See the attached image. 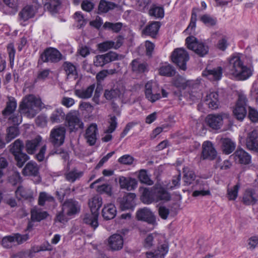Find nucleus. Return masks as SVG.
I'll list each match as a JSON object with an SVG mask.
<instances>
[{
	"label": "nucleus",
	"mask_w": 258,
	"mask_h": 258,
	"mask_svg": "<svg viewBox=\"0 0 258 258\" xmlns=\"http://www.w3.org/2000/svg\"><path fill=\"white\" fill-rule=\"evenodd\" d=\"M40 99L32 94L25 96L20 102L19 106L20 113L29 118L34 117L40 110L42 107Z\"/></svg>",
	"instance_id": "obj_1"
},
{
	"label": "nucleus",
	"mask_w": 258,
	"mask_h": 258,
	"mask_svg": "<svg viewBox=\"0 0 258 258\" xmlns=\"http://www.w3.org/2000/svg\"><path fill=\"white\" fill-rule=\"evenodd\" d=\"M231 75L237 80H245L252 74V70L244 66L239 56H233L229 60Z\"/></svg>",
	"instance_id": "obj_2"
},
{
	"label": "nucleus",
	"mask_w": 258,
	"mask_h": 258,
	"mask_svg": "<svg viewBox=\"0 0 258 258\" xmlns=\"http://www.w3.org/2000/svg\"><path fill=\"white\" fill-rule=\"evenodd\" d=\"M66 134L65 127L62 125L55 126L50 132L49 142L54 147H59L64 143Z\"/></svg>",
	"instance_id": "obj_3"
},
{
	"label": "nucleus",
	"mask_w": 258,
	"mask_h": 258,
	"mask_svg": "<svg viewBox=\"0 0 258 258\" xmlns=\"http://www.w3.org/2000/svg\"><path fill=\"white\" fill-rule=\"evenodd\" d=\"M186 43L188 49L193 50L201 57L207 54L209 47L203 42L198 41L194 36H188L186 38Z\"/></svg>",
	"instance_id": "obj_4"
},
{
	"label": "nucleus",
	"mask_w": 258,
	"mask_h": 258,
	"mask_svg": "<svg viewBox=\"0 0 258 258\" xmlns=\"http://www.w3.org/2000/svg\"><path fill=\"white\" fill-rule=\"evenodd\" d=\"M172 62L176 64L179 69L185 71L186 70V62L189 60V55L183 48H178L175 49L171 55Z\"/></svg>",
	"instance_id": "obj_5"
},
{
	"label": "nucleus",
	"mask_w": 258,
	"mask_h": 258,
	"mask_svg": "<svg viewBox=\"0 0 258 258\" xmlns=\"http://www.w3.org/2000/svg\"><path fill=\"white\" fill-rule=\"evenodd\" d=\"M40 58L44 62L57 63L61 60L66 59V57L56 48L49 47L42 53Z\"/></svg>",
	"instance_id": "obj_6"
},
{
	"label": "nucleus",
	"mask_w": 258,
	"mask_h": 258,
	"mask_svg": "<svg viewBox=\"0 0 258 258\" xmlns=\"http://www.w3.org/2000/svg\"><path fill=\"white\" fill-rule=\"evenodd\" d=\"M66 121L70 132H76L79 129H83V122L80 118L79 113L76 111H72L66 116Z\"/></svg>",
	"instance_id": "obj_7"
},
{
	"label": "nucleus",
	"mask_w": 258,
	"mask_h": 258,
	"mask_svg": "<svg viewBox=\"0 0 258 258\" xmlns=\"http://www.w3.org/2000/svg\"><path fill=\"white\" fill-rule=\"evenodd\" d=\"M246 97L243 94H239L233 113L235 117L238 120L242 121L245 117L247 111L245 108L246 105Z\"/></svg>",
	"instance_id": "obj_8"
},
{
	"label": "nucleus",
	"mask_w": 258,
	"mask_h": 258,
	"mask_svg": "<svg viewBox=\"0 0 258 258\" xmlns=\"http://www.w3.org/2000/svg\"><path fill=\"white\" fill-rule=\"evenodd\" d=\"M122 58V55H119L116 52L111 51L104 54L96 55L94 60V64L96 67H103L111 61L120 59Z\"/></svg>",
	"instance_id": "obj_9"
},
{
	"label": "nucleus",
	"mask_w": 258,
	"mask_h": 258,
	"mask_svg": "<svg viewBox=\"0 0 258 258\" xmlns=\"http://www.w3.org/2000/svg\"><path fill=\"white\" fill-rule=\"evenodd\" d=\"M29 238V235L27 234L21 235L19 233L15 234L14 235L7 236L4 237L2 240V245L6 248H11L14 245L15 241L17 244H20L26 241Z\"/></svg>",
	"instance_id": "obj_10"
},
{
	"label": "nucleus",
	"mask_w": 258,
	"mask_h": 258,
	"mask_svg": "<svg viewBox=\"0 0 258 258\" xmlns=\"http://www.w3.org/2000/svg\"><path fill=\"white\" fill-rule=\"evenodd\" d=\"M124 92V87L120 83H116L110 89H105L103 96L107 100H114Z\"/></svg>",
	"instance_id": "obj_11"
},
{
	"label": "nucleus",
	"mask_w": 258,
	"mask_h": 258,
	"mask_svg": "<svg viewBox=\"0 0 258 258\" xmlns=\"http://www.w3.org/2000/svg\"><path fill=\"white\" fill-rule=\"evenodd\" d=\"M66 215L72 216L80 213L81 206L79 202L73 199L66 200L62 205Z\"/></svg>",
	"instance_id": "obj_12"
},
{
	"label": "nucleus",
	"mask_w": 258,
	"mask_h": 258,
	"mask_svg": "<svg viewBox=\"0 0 258 258\" xmlns=\"http://www.w3.org/2000/svg\"><path fill=\"white\" fill-rule=\"evenodd\" d=\"M158 87L152 82H147L145 86V94L146 98L151 102H154L161 98L160 93L156 90Z\"/></svg>",
	"instance_id": "obj_13"
},
{
	"label": "nucleus",
	"mask_w": 258,
	"mask_h": 258,
	"mask_svg": "<svg viewBox=\"0 0 258 258\" xmlns=\"http://www.w3.org/2000/svg\"><path fill=\"white\" fill-rule=\"evenodd\" d=\"M217 151L211 142H205L203 144V150L201 158L203 160H213L217 157Z\"/></svg>",
	"instance_id": "obj_14"
},
{
	"label": "nucleus",
	"mask_w": 258,
	"mask_h": 258,
	"mask_svg": "<svg viewBox=\"0 0 258 258\" xmlns=\"http://www.w3.org/2000/svg\"><path fill=\"white\" fill-rule=\"evenodd\" d=\"M136 217L138 220L144 221L149 224H154L156 223L153 213L147 208L139 210L136 213Z\"/></svg>",
	"instance_id": "obj_15"
},
{
	"label": "nucleus",
	"mask_w": 258,
	"mask_h": 258,
	"mask_svg": "<svg viewBox=\"0 0 258 258\" xmlns=\"http://www.w3.org/2000/svg\"><path fill=\"white\" fill-rule=\"evenodd\" d=\"M136 196L134 193H128L123 198L118 199L122 210L133 209L135 206V199Z\"/></svg>",
	"instance_id": "obj_16"
},
{
	"label": "nucleus",
	"mask_w": 258,
	"mask_h": 258,
	"mask_svg": "<svg viewBox=\"0 0 258 258\" xmlns=\"http://www.w3.org/2000/svg\"><path fill=\"white\" fill-rule=\"evenodd\" d=\"M141 192L140 199L145 204H150L156 201L155 189L143 187L140 189Z\"/></svg>",
	"instance_id": "obj_17"
},
{
	"label": "nucleus",
	"mask_w": 258,
	"mask_h": 258,
	"mask_svg": "<svg viewBox=\"0 0 258 258\" xmlns=\"http://www.w3.org/2000/svg\"><path fill=\"white\" fill-rule=\"evenodd\" d=\"M97 133L98 128L96 123L91 124L87 128L84 137L87 143L90 146H93L95 144Z\"/></svg>",
	"instance_id": "obj_18"
},
{
	"label": "nucleus",
	"mask_w": 258,
	"mask_h": 258,
	"mask_svg": "<svg viewBox=\"0 0 258 258\" xmlns=\"http://www.w3.org/2000/svg\"><path fill=\"white\" fill-rule=\"evenodd\" d=\"M108 245L111 250L117 251L122 249L123 239L120 234H114L108 238Z\"/></svg>",
	"instance_id": "obj_19"
},
{
	"label": "nucleus",
	"mask_w": 258,
	"mask_h": 258,
	"mask_svg": "<svg viewBox=\"0 0 258 258\" xmlns=\"http://www.w3.org/2000/svg\"><path fill=\"white\" fill-rule=\"evenodd\" d=\"M223 118L221 114H209L206 118L207 125L213 130L221 128L223 123Z\"/></svg>",
	"instance_id": "obj_20"
},
{
	"label": "nucleus",
	"mask_w": 258,
	"mask_h": 258,
	"mask_svg": "<svg viewBox=\"0 0 258 258\" xmlns=\"http://www.w3.org/2000/svg\"><path fill=\"white\" fill-rule=\"evenodd\" d=\"M42 140V137L38 135L33 139L26 141L25 148L28 154H34L40 145Z\"/></svg>",
	"instance_id": "obj_21"
},
{
	"label": "nucleus",
	"mask_w": 258,
	"mask_h": 258,
	"mask_svg": "<svg viewBox=\"0 0 258 258\" xmlns=\"http://www.w3.org/2000/svg\"><path fill=\"white\" fill-rule=\"evenodd\" d=\"M232 156L235 162L240 164H248L251 160L250 155L242 149L237 150Z\"/></svg>",
	"instance_id": "obj_22"
},
{
	"label": "nucleus",
	"mask_w": 258,
	"mask_h": 258,
	"mask_svg": "<svg viewBox=\"0 0 258 258\" xmlns=\"http://www.w3.org/2000/svg\"><path fill=\"white\" fill-rule=\"evenodd\" d=\"M98 215L99 213H95V212L86 213L83 217V222L95 230L98 226Z\"/></svg>",
	"instance_id": "obj_23"
},
{
	"label": "nucleus",
	"mask_w": 258,
	"mask_h": 258,
	"mask_svg": "<svg viewBox=\"0 0 258 258\" xmlns=\"http://www.w3.org/2000/svg\"><path fill=\"white\" fill-rule=\"evenodd\" d=\"M161 24L159 22H152L146 26L142 30V34L155 38L160 28Z\"/></svg>",
	"instance_id": "obj_24"
},
{
	"label": "nucleus",
	"mask_w": 258,
	"mask_h": 258,
	"mask_svg": "<svg viewBox=\"0 0 258 258\" xmlns=\"http://www.w3.org/2000/svg\"><path fill=\"white\" fill-rule=\"evenodd\" d=\"M222 69L219 67L213 69H206L203 72V76L206 77L208 79L212 81L219 80L222 77Z\"/></svg>",
	"instance_id": "obj_25"
},
{
	"label": "nucleus",
	"mask_w": 258,
	"mask_h": 258,
	"mask_svg": "<svg viewBox=\"0 0 258 258\" xmlns=\"http://www.w3.org/2000/svg\"><path fill=\"white\" fill-rule=\"evenodd\" d=\"M39 168L37 164L33 161H30L26 164L23 169L22 173L24 176H37L39 174Z\"/></svg>",
	"instance_id": "obj_26"
},
{
	"label": "nucleus",
	"mask_w": 258,
	"mask_h": 258,
	"mask_svg": "<svg viewBox=\"0 0 258 258\" xmlns=\"http://www.w3.org/2000/svg\"><path fill=\"white\" fill-rule=\"evenodd\" d=\"M246 145L249 150L258 152V135L256 131H253L248 134Z\"/></svg>",
	"instance_id": "obj_27"
},
{
	"label": "nucleus",
	"mask_w": 258,
	"mask_h": 258,
	"mask_svg": "<svg viewBox=\"0 0 258 258\" xmlns=\"http://www.w3.org/2000/svg\"><path fill=\"white\" fill-rule=\"evenodd\" d=\"M119 183L121 188L127 190L134 189L137 185V181L135 178L120 176L119 178Z\"/></svg>",
	"instance_id": "obj_28"
},
{
	"label": "nucleus",
	"mask_w": 258,
	"mask_h": 258,
	"mask_svg": "<svg viewBox=\"0 0 258 258\" xmlns=\"http://www.w3.org/2000/svg\"><path fill=\"white\" fill-rule=\"evenodd\" d=\"M204 102L209 108L212 109H217L219 105L218 93L216 92H213L208 94Z\"/></svg>",
	"instance_id": "obj_29"
},
{
	"label": "nucleus",
	"mask_w": 258,
	"mask_h": 258,
	"mask_svg": "<svg viewBox=\"0 0 258 258\" xmlns=\"http://www.w3.org/2000/svg\"><path fill=\"white\" fill-rule=\"evenodd\" d=\"M168 250V246L166 244H163L158 247V249L154 252H146V255L147 258H164Z\"/></svg>",
	"instance_id": "obj_30"
},
{
	"label": "nucleus",
	"mask_w": 258,
	"mask_h": 258,
	"mask_svg": "<svg viewBox=\"0 0 258 258\" xmlns=\"http://www.w3.org/2000/svg\"><path fill=\"white\" fill-rule=\"evenodd\" d=\"M17 198L19 200L24 199L31 201L33 199V192L29 188L23 187L22 186H19L15 191Z\"/></svg>",
	"instance_id": "obj_31"
},
{
	"label": "nucleus",
	"mask_w": 258,
	"mask_h": 258,
	"mask_svg": "<svg viewBox=\"0 0 258 258\" xmlns=\"http://www.w3.org/2000/svg\"><path fill=\"white\" fill-rule=\"evenodd\" d=\"M116 214V209L113 204L105 206L102 210V215L104 219L106 220L113 219Z\"/></svg>",
	"instance_id": "obj_32"
},
{
	"label": "nucleus",
	"mask_w": 258,
	"mask_h": 258,
	"mask_svg": "<svg viewBox=\"0 0 258 258\" xmlns=\"http://www.w3.org/2000/svg\"><path fill=\"white\" fill-rule=\"evenodd\" d=\"M62 68L67 76V79L71 77H73L75 79L78 78L76 67L72 62L64 61L62 65Z\"/></svg>",
	"instance_id": "obj_33"
},
{
	"label": "nucleus",
	"mask_w": 258,
	"mask_h": 258,
	"mask_svg": "<svg viewBox=\"0 0 258 258\" xmlns=\"http://www.w3.org/2000/svg\"><path fill=\"white\" fill-rule=\"evenodd\" d=\"M222 151L226 154L232 153L235 148V144L229 138H222L221 139Z\"/></svg>",
	"instance_id": "obj_34"
},
{
	"label": "nucleus",
	"mask_w": 258,
	"mask_h": 258,
	"mask_svg": "<svg viewBox=\"0 0 258 258\" xmlns=\"http://www.w3.org/2000/svg\"><path fill=\"white\" fill-rule=\"evenodd\" d=\"M49 216L46 211L33 208L31 210V219L33 222H40L46 219Z\"/></svg>",
	"instance_id": "obj_35"
},
{
	"label": "nucleus",
	"mask_w": 258,
	"mask_h": 258,
	"mask_svg": "<svg viewBox=\"0 0 258 258\" xmlns=\"http://www.w3.org/2000/svg\"><path fill=\"white\" fill-rule=\"evenodd\" d=\"M95 85L92 84L88 87L86 89H76L75 94L82 99H88L92 96Z\"/></svg>",
	"instance_id": "obj_36"
},
{
	"label": "nucleus",
	"mask_w": 258,
	"mask_h": 258,
	"mask_svg": "<svg viewBox=\"0 0 258 258\" xmlns=\"http://www.w3.org/2000/svg\"><path fill=\"white\" fill-rule=\"evenodd\" d=\"M131 66L133 71L138 73H143L147 71V63L138 59H134Z\"/></svg>",
	"instance_id": "obj_37"
},
{
	"label": "nucleus",
	"mask_w": 258,
	"mask_h": 258,
	"mask_svg": "<svg viewBox=\"0 0 258 258\" xmlns=\"http://www.w3.org/2000/svg\"><path fill=\"white\" fill-rule=\"evenodd\" d=\"M60 6V0H49L44 5V9L52 14L57 13Z\"/></svg>",
	"instance_id": "obj_38"
},
{
	"label": "nucleus",
	"mask_w": 258,
	"mask_h": 258,
	"mask_svg": "<svg viewBox=\"0 0 258 258\" xmlns=\"http://www.w3.org/2000/svg\"><path fill=\"white\" fill-rule=\"evenodd\" d=\"M35 13V10L33 6H26L19 13V15L20 18L25 21L29 19L32 18Z\"/></svg>",
	"instance_id": "obj_39"
},
{
	"label": "nucleus",
	"mask_w": 258,
	"mask_h": 258,
	"mask_svg": "<svg viewBox=\"0 0 258 258\" xmlns=\"http://www.w3.org/2000/svg\"><path fill=\"white\" fill-rule=\"evenodd\" d=\"M89 206L91 212L99 213L98 211L102 205V198L99 196L93 197L89 202Z\"/></svg>",
	"instance_id": "obj_40"
},
{
	"label": "nucleus",
	"mask_w": 258,
	"mask_h": 258,
	"mask_svg": "<svg viewBox=\"0 0 258 258\" xmlns=\"http://www.w3.org/2000/svg\"><path fill=\"white\" fill-rule=\"evenodd\" d=\"M65 113L61 108H57L54 110L51 114L49 120L52 123H58L63 120Z\"/></svg>",
	"instance_id": "obj_41"
},
{
	"label": "nucleus",
	"mask_w": 258,
	"mask_h": 258,
	"mask_svg": "<svg viewBox=\"0 0 258 258\" xmlns=\"http://www.w3.org/2000/svg\"><path fill=\"white\" fill-rule=\"evenodd\" d=\"M184 173L183 179L185 185H189L196 179V175L194 171L189 170L187 167L183 169Z\"/></svg>",
	"instance_id": "obj_42"
},
{
	"label": "nucleus",
	"mask_w": 258,
	"mask_h": 258,
	"mask_svg": "<svg viewBox=\"0 0 258 258\" xmlns=\"http://www.w3.org/2000/svg\"><path fill=\"white\" fill-rule=\"evenodd\" d=\"M24 145L23 141L20 139L16 140L9 146V151L14 156L23 152Z\"/></svg>",
	"instance_id": "obj_43"
},
{
	"label": "nucleus",
	"mask_w": 258,
	"mask_h": 258,
	"mask_svg": "<svg viewBox=\"0 0 258 258\" xmlns=\"http://www.w3.org/2000/svg\"><path fill=\"white\" fill-rule=\"evenodd\" d=\"M156 201L158 202L160 201L167 202L170 200V196L166 189L162 187L155 189Z\"/></svg>",
	"instance_id": "obj_44"
},
{
	"label": "nucleus",
	"mask_w": 258,
	"mask_h": 258,
	"mask_svg": "<svg viewBox=\"0 0 258 258\" xmlns=\"http://www.w3.org/2000/svg\"><path fill=\"white\" fill-rule=\"evenodd\" d=\"M255 193L252 189L246 190L243 197V202L244 204L247 205H254L257 201V199L254 196Z\"/></svg>",
	"instance_id": "obj_45"
},
{
	"label": "nucleus",
	"mask_w": 258,
	"mask_h": 258,
	"mask_svg": "<svg viewBox=\"0 0 258 258\" xmlns=\"http://www.w3.org/2000/svg\"><path fill=\"white\" fill-rule=\"evenodd\" d=\"M117 7V5L112 2L101 0L98 6V13H107Z\"/></svg>",
	"instance_id": "obj_46"
},
{
	"label": "nucleus",
	"mask_w": 258,
	"mask_h": 258,
	"mask_svg": "<svg viewBox=\"0 0 258 258\" xmlns=\"http://www.w3.org/2000/svg\"><path fill=\"white\" fill-rule=\"evenodd\" d=\"M173 84L176 88L179 89L184 90L187 86L190 85L191 81L186 80L183 77L178 76H176L173 79Z\"/></svg>",
	"instance_id": "obj_47"
},
{
	"label": "nucleus",
	"mask_w": 258,
	"mask_h": 258,
	"mask_svg": "<svg viewBox=\"0 0 258 258\" xmlns=\"http://www.w3.org/2000/svg\"><path fill=\"white\" fill-rule=\"evenodd\" d=\"M159 74L163 76L172 77L175 75V70L171 65L166 63L160 67Z\"/></svg>",
	"instance_id": "obj_48"
},
{
	"label": "nucleus",
	"mask_w": 258,
	"mask_h": 258,
	"mask_svg": "<svg viewBox=\"0 0 258 258\" xmlns=\"http://www.w3.org/2000/svg\"><path fill=\"white\" fill-rule=\"evenodd\" d=\"M83 175V172L79 171L76 169H73L72 170L64 174V176L67 180L74 182L76 180L79 179Z\"/></svg>",
	"instance_id": "obj_49"
},
{
	"label": "nucleus",
	"mask_w": 258,
	"mask_h": 258,
	"mask_svg": "<svg viewBox=\"0 0 258 258\" xmlns=\"http://www.w3.org/2000/svg\"><path fill=\"white\" fill-rule=\"evenodd\" d=\"M149 14L156 18H162L164 16V9L162 7L153 5L149 10Z\"/></svg>",
	"instance_id": "obj_50"
},
{
	"label": "nucleus",
	"mask_w": 258,
	"mask_h": 258,
	"mask_svg": "<svg viewBox=\"0 0 258 258\" xmlns=\"http://www.w3.org/2000/svg\"><path fill=\"white\" fill-rule=\"evenodd\" d=\"M14 157L16 162V165L19 168H22L29 159V156L23 152L14 155Z\"/></svg>",
	"instance_id": "obj_51"
},
{
	"label": "nucleus",
	"mask_w": 258,
	"mask_h": 258,
	"mask_svg": "<svg viewBox=\"0 0 258 258\" xmlns=\"http://www.w3.org/2000/svg\"><path fill=\"white\" fill-rule=\"evenodd\" d=\"M17 107V103L15 100H10L7 103L6 107L2 111L4 116H8L11 114L15 110Z\"/></svg>",
	"instance_id": "obj_52"
},
{
	"label": "nucleus",
	"mask_w": 258,
	"mask_h": 258,
	"mask_svg": "<svg viewBox=\"0 0 258 258\" xmlns=\"http://www.w3.org/2000/svg\"><path fill=\"white\" fill-rule=\"evenodd\" d=\"M122 27V24L120 22L113 23L111 22H105L103 27L104 29H108L112 31L113 32L118 33L120 31Z\"/></svg>",
	"instance_id": "obj_53"
},
{
	"label": "nucleus",
	"mask_w": 258,
	"mask_h": 258,
	"mask_svg": "<svg viewBox=\"0 0 258 258\" xmlns=\"http://www.w3.org/2000/svg\"><path fill=\"white\" fill-rule=\"evenodd\" d=\"M7 133L6 140L7 143H9L19 135V130L17 127L12 126L7 130Z\"/></svg>",
	"instance_id": "obj_54"
},
{
	"label": "nucleus",
	"mask_w": 258,
	"mask_h": 258,
	"mask_svg": "<svg viewBox=\"0 0 258 258\" xmlns=\"http://www.w3.org/2000/svg\"><path fill=\"white\" fill-rule=\"evenodd\" d=\"M46 201L53 202H54V198L45 192H41L39 196L38 204L40 206H43L45 205Z\"/></svg>",
	"instance_id": "obj_55"
},
{
	"label": "nucleus",
	"mask_w": 258,
	"mask_h": 258,
	"mask_svg": "<svg viewBox=\"0 0 258 258\" xmlns=\"http://www.w3.org/2000/svg\"><path fill=\"white\" fill-rule=\"evenodd\" d=\"M200 20L208 27H213L217 23L216 19L207 14L202 16L200 18Z\"/></svg>",
	"instance_id": "obj_56"
},
{
	"label": "nucleus",
	"mask_w": 258,
	"mask_h": 258,
	"mask_svg": "<svg viewBox=\"0 0 258 258\" xmlns=\"http://www.w3.org/2000/svg\"><path fill=\"white\" fill-rule=\"evenodd\" d=\"M195 10L196 9L195 8L192 9L190 23L187 28L184 31V32L191 34L192 33L191 31L195 28L196 26L197 15Z\"/></svg>",
	"instance_id": "obj_57"
},
{
	"label": "nucleus",
	"mask_w": 258,
	"mask_h": 258,
	"mask_svg": "<svg viewBox=\"0 0 258 258\" xmlns=\"http://www.w3.org/2000/svg\"><path fill=\"white\" fill-rule=\"evenodd\" d=\"M240 184L237 183L232 188L227 189V197L230 200H234L237 197L238 191L240 188Z\"/></svg>",
	"instance_id": "obj_58"
},
{
	"label": "nucleus",
	"mask_w": 258,
	"mask_h": 258,
	"mask_svg": "<svg viewBox=\"0 0 258 258\" xmlns=\"http://www.w3.org/2000/svg\"><path fill=\"white\" fill-rule=\"evenodd\" d=\"M5 5L11 9L9 14L14 13L17 11L18 8V0H3Z\"/></svg>",
	"instance_id": "obj_59"
},
{
	"label": "nucleus",
	"mask_w": 258,
	"mask_h": 258,
	"mask_svg": "<svg viewBox=\"0 0 258 258\" xmlns=\"http://www.w3.org/2000/svg\"><path fill=\"white\" fill-rule=\"evenodd\" d=\"M138 178L140 181L144 183L151 185L153 183L152 181L150 179L149 176L147 174L146 170H141L138 175Z\"/></svg>",
	"instance_id": "obj_60"
},
{
	"label": "nucleus",
	"mask_w": 258,
	"mask_h": 258,
	"mask_svg": "<svg viewBox=\"0 0 258 258\" xmlns=\"http://www.w3.org/2000/svg\"><path fill=\"white\" fill-rule=\"evenodd\" d=\"M97 191L100 194L105 193L109 196H111L112 195L111 186L108 184H103L98 186Z\"/></svg>",
	"instance_id": "obj_61"
},
{
	"label": "nucleus",
	"mask_w": 258,
	"mask_h": 258,
	"mask_svg": "<svg viewBox=\"0 0 258 258\" xmlns=\"http://www.w3.org/2000/svg\"><path fill=\"white\" fill-rule=\"evenodd\" d=\"M114 42L112 41H105L98 44V49L100 51L105 52L113 48Z\"/></svg>",
	"instance_id": "obj_62"
},
{
	"label": "nucleus",
	"mask_w": 258,
	"mask_h": 258,
	"mask_svg": "<svg viewBox=\"0 0 258 258\" xmlns=\"http://www.w3.org/2000/svg\"><path fill=\"white\" fill-rule=\"evenodd\" d=\"M248 117L253 122H258V111L253 108L249 107Z\"/></svg>",
	"instance_id": "obj_63"
},
{
	"label": "nucleus",
	"mask_w": 258,
	"mask_h": 258,
	"mask_svg": "<svg viewBox=\"0 0 258 258\" xmlns=\"http://www.w3.org/2000/svg\"><path fill=\"white\" fill-rule=\"evenodd\" d=\"M134 160V158L129 155H124L120 157L118 162L120 164L125 165H131L133 164Z\"/></svg>",
	"instance_id": "obj_64"
}]
</instances>
